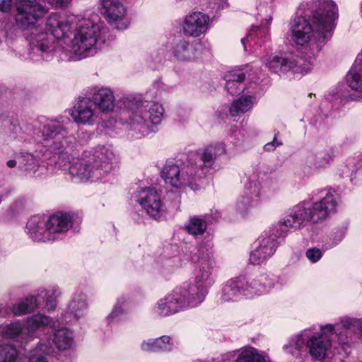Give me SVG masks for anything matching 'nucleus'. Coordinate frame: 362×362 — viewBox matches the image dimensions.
<instances>
[{
    "label": "nucleus",
    "instance_id": "473e14b6",
    "mask_svg": "<svg viewBox=\"0 0 362 362\" xmlns=\"http://www.w3.org/2000/svg\"><path fill=\"white\" fill-rule=\"evenodd\" d=\"M61 295V292L57 287H52L47 289H42L38 291L37 296L39 300V305L41 300L45 301V308L48 311L54 310L57 305V299Z\"/></svg>",
    "mask_w": 362,
    "mask_h": 362
},
{
    "label": "nucleus",
    "instance_id": "c9c22d12",
    "mask_svg": "<svg viewBox=\"0 0 362 362\" xmlns=\"http://www.w3.org/2000/svg\"><path fill=\"white\" fill-rule=\"evenodd\" d=\"M129 300V297L127 296H122L117 298L111 313L107 317V321L109 324L119 321L121 317L127 313L126 305Z\"/></svg>",
    "mask_w": 362,
    "mask_h": 362
},
{
    "label": "nucleus",
    "instance_id": "f257e3e1",
    "mask_svg": "<svg viewBox=\"0 0 362 362\" xmlns=\"http://www.w3.org/2000/svg\"><path fill=\"white\" fill-rule=\"evenodd\" d=\"M48 8L39 0H19L14 16L16 26L24 32L33 62L49 61L58 54L62 61H77L93 56L107 28L95 13L77 20L57 13L40 21Z\"/></svg>",
    "mask_w": 362,
    "mask_h": 362
},
{
    "label": "nucleus",
    "instance_id": "c85d7f7f",
    "mask_svg": "<svg viewBox=\"0 0 362 362\" xmlns=\"http://www.w3.org/2000/svg\"><path fill=\"white\" fill-rule=\"evenodd\" d=\"M39 308L37 296L30 295L19 299L11 307V312L15 316H21L34 312Z\"/></svg>",
    "mask_w": 362,
    "mask_h": 362
},
{
    "label": "nucleus",
    "instance_id": "5701e85b",
    "mask_svg": "<svg viewBox=\"0 0 362 362\" xmlns=\"http://www.w3.org/2000/svg\"><path fill=\"white\" fill-rule=\"evenodd\" d=\"M26 232L28 236L35 242L50 241L48 230L47 229L46 220L44 217L35 216L31 217L26 225Z\"/></svg>",
    "mask_w": 362,
    "mask_h": 362
},
{
    "label": "nucleus",
    "instance_id": "4468645a",
    "mask_svg": "<svg viewBox=\"0 0 362 362\" xmlns=\"http://www.w3.org/2000/svg\"><path fill=\"white\" fill-rule=\"evenodd\" d=\"M209 24V16L196 11L185 16L182 24V30L185 36L196 38L206 33Z\"/></svg>",
    "mask_w": 362,
    "mask_h": 362
},
{
    "label": "nucleus",
    "instance_id": "2eb2a0df",
    "mask_svg": "<svg viewBox=\"0 0 362 362\" xmlns=\"http://www.w3.org/2000/svg\"><path fill=\"white\" fill-rule=\"evenodd\" d=\"M221 216L218 210L211 211V214H206L204 216H192L185 223L183 229L187 233L197 238L202 236L206 232L208 224H211Z\"/></svg>",
    "mask_w": 362,
    "mask_h": 362
},
{
    "label": "nucleus",
    "instance_id": "37998d69",
    "mask_svg": "<svg viewBox=\"0 0 362 362\" xmlns=\"http://www.w3.org/2000/svg\"><path fill=\"white\" fill-rule=\"evenodd\" d=\"M310 124L320 134L326 133L329 127V122L325 119V117L321 115H316L312 118Z\"/></svg>",
    "mask_w": 362,
    "mask_h": 362
},
{
    "label": "nucleus",
    "instance_id": "09e8293b",
    "mask_svg": "<svg viewBox=\"0 0 362 362\" xmlns=\"http://www.w3.org/2000/svg\"><path fill=\"white\" fill-rule=\"evenodd\" d=\"M238 351L228 352L222 356L221 362H236Z\"/></svg>",
    "mask_w": 362,
    "mask_h": 362
},
{
    "label": "nucleus",
    "instance_id": "6e6552de",
    "mask_svg": "<svg viewBox=\"0 0 362 362\" xmlns=\"http://www.w3.org/2000/svg\"><path fill=\"white\" fill-rule=\"evenodd\" d=\"M198 307L182 286L157 300L151 309L152 315L165 317Z\"/></svg>",
    "mask_w": 362,
    "mask_h": 362
},
{
    "label": "nucleus",
    "instance_id": "c756f323",
    "mask_svg": "<svg viewBox=\"0 0 362 362\" xmlns=\"http://www.w3.org/2000/svg\"><path fill=\"white\" fill-rule=\"evenodd\" d=\"M57 325L58 321L57 320H54L41 313L28 317L26 320V328L30 332L45 327L55 329Z\"/></svg>",
    "mask_w": 362,
    "mask_h": 362
},
{
    "label": "nucleus",
    "instance_id": "603ef678",
    "mask_svg": "<svg viewBox=\"0 0 362 362\" xmlns=\"http://www.w3.org/2000/svg\"><path fill=\"white\" fill-rule=\"evenodd\" d=\"M71 0H48V3L55 7H61L68 4Z\"/></svg>",
    "mask_w": 362,
    "mask_h": 362
},
{
    "label": "nucleus",
    "instance_id": "79ce46f5",
    "mask_svg": "<svg viewBox=\"0 0 362 362\" xmlns=\"http://www.w3.org/2000/svg\"><path fill=\"white\" fill-rule=\"evenodd\" d=\"M256 202L257 199L245 194L239 199L237 202L236 210L241 215L244 216L250 209L255 206Z\"/></svg>",
    "mask_w": 362,
    "mask_h": 362
},
{
    "label": "nucleus",
    "instance_id": "13d9d810",
    "mask_svg": "<svg viewBox=\"0 0 362 362\" xmlns=\"http://www.w3.org/2000/svg\"><path fill=\"white\" fill-rule=\"evenodd\" d=\"M271 21H272V18L269 17L268 19H267V22H266V27H267L270 23H271Z\"/></svg>",
    "mask_w": 362,
    "mask_h": 362
},
{
    "label": "nucleus",
    "instance_id": "a18cd8bd",
    "mask_svg": "<svg viewBox=\"0 0 362 362\" xmlns=\"http://www.w3.org/2000/svg\"><path fill=\"white\" fill-rule=\"evenodd\" d=\"M337 324H327L324 326L320 327L321 333L317 334V335H322V337L326 339H329V335L334 334L337 336Z\"/></svg>",
    "mask_w": 362,
    "mask_h": 362
},
{
    "label": "nucleus",
    "instance_id": "7ed1b4c3",
    "mask_svg": "<svg viewBox=\"0 0 362 362\" xmlns=\"http://www.w3.org/2000/svg\"><path fill=\"white\" fill-rule=\"evenodd\" d=\"M338 17V8L332 0L302 4L289 30L292 42L305 49L308 59L293 54L275 55L267 61V66L276 74L308 73L312 68V59L330 40Z\"/></svg>",
    "mask_w": 362,
    "mask_h": 362
},
{
    "label": "nucleus",
    "instance_id": "4c0bfd02",
    "mask_svg": "<svg viewBox=\"0 0 362 362\" xmlns=\"http://www.w3.org/2000/svg\"><path fill=\"white\" fill-rule=\"evenodd\" d=\"M267 31V28H262L259 26H252L249 30L247 36L241 40L245 50H247V44H248L249 46L255 45L257 43L259 37H262V33Z\"/></svg>",
    "mask_w": 362,
    "mask_h": 362
},
{
    "label": "nucleus",
    "instance_id": "3c124183",
    "mask_svg": "<svg viewBox=\"0 0 362 362\" xmlns=\"http://www.w3.org/2000/svg\"><path fill=\"white\" fill-rule=\"evenodd\" d=\"M11 313V308L8 304L0 303V317L5 318Z\"/></svg>",
    "mask_w": 362,
    "mask_h": 362
},
{
    "label": "nucleus",
    "instance_id": "cd10ccee",
    "mask_svg": "<svg viewBox=\"0 0 362 362\" xmlns=\"http://www.w3.org/2000/svg\"><path fill=\"white\" fill-rule=\"evenodd\" d=\"M308 329H305L299 334L292 336L283 346L285 353L294 357L300 356V352L306 346Z\"/></svg>",
    "mask_w": 362,
    "mask_h": 362
},
{
    "label": "nucleus",
    "instance_id": "6ab92c4d",
    "mask_svg": "<svg viewBox=\"0 0 362 362\" xmlns=\"http://www.w3.org/2000/svg\"><path fill=\"white\" fill-rule=\"evenodd\" d=\"M48 235L50 241L60 238L61 235L67 232L72 226L71 217L64 213L58 212L46 220Z\"/></svg>",
    "mask_w": 362,
    "mask_h": 362
},
{
    "label": "nucleus",
    "instance_id": "b1692460",
    "mask_svg": "<svg viewBox=\"0 0 362 362\" xmlns=\"http://www.w3.org/2000/svg\"><path fill=\"white\" fill-rule=\"evenodd\" d=\"M174 344L171 337L163 335L158 338H150L143 340L140 349L145 353H169L173 351Z\"/></svg>",
    "mask_w": 362,
    "mask_h": 362
},
{
    "label": "nucleus",
    "instance_id": "6e6d98bb",
    "mask_svg": "<svg viewBox=\"0 0 362 362\" xmlns=\"http://www.w3.org/2000/svg\"><path fill=\"white\" fill-rule=\"evenodd\" d=\"M264 149L266 151H273L276 149V147L274 146V144H272L271 142H268L264 145Z\"/></svg>",
    "mask_w": 362,
    "mask_h": 362
},
{
    "label": "nucleus",
    "instance_id": "39448f33",
    "mask_svg": "<svg viewBox=\"0 0 362 362\" xmlns=\"http://www.w3.org/2000/svg\"><path fill=\"white\" fill-rule=\"evenodd\" d=\"M226 151V145L222 142L209 145L199 151H191L181 166L173 160L167 161L161 177L173 187L187 186L195 191L202 185L204 179L216 170V159Z\"/></svg>",
    "mask_w": 362,
    "mask_h": 362
},
{
    "label": "nucleus",
    "instance_id": "58836bf2",
    "mask_svg": "<svg viewBox=\"0 0 362 362\" xmlns=\"http://www.w3.org/2000/svg\"><path fill=\"white\" fill-rule=\"evenodd\" d=\"M18 356V351L13 345L0 344V362H16Z\"/></svg>",
    "mask_w": 362,
    "mask_h": 362
},
{
    "label": "nucleus",
    "instance_id": "a878e982",
    "mask_svg": "<svg viewBox=\"0 0 362 362\" xmlns=\"http://www.w3.org/2000/svg\"><path fill=\"white\" fill-rule=\"evenodd\" d=\"M247 70L245 69H235L228 73L226 77V90L231 95H238L243 91Z\"/></svg>",
    "mask_w": 362,
    "mask_h": 362
},
{
    "label": "nucleus",
    "instance_id": "ddd939ff",
    "mask_svg": "<svg viewBox=\"0 0 362 362\" xmlns=\"http://www.w3.org/2000/svg\"><path fill=\"white\" fill-rule=\"evenodd\" d=\"M201 44L185 38L174 39L170 52L173 57L177 62H192L200 55Z\"/></svg>",
    "mask_w": 362,
    "mask_h": 362
},
{
    "label": "nucleus",
    "instance_id": "49530a36",
    "mask_svg": "<svg viewBox=\"0 0 362 362\" xmlns=\"http://www.w3.org/2000/svg\"><path fill=\"white\" fill-rule=\"evenodd\" d=\"M245 135L240 130H234L231 135V142L236 146H240L242 141L244 140Z\"/></svg>",
    "mask_w": 362,
    "mask_h": 362
},
{
    "label": "nucleus",
    "instance_id": "f3484780",
    "mask_svg": "<svg viewBox=\"0 0 362 362\" xmlns=\"http://www.w3.org/2000/svg\"><path fill=\"white\" fill-rule=\"evenodd\" d=\"M247 281L245 276L228 279L221 289V299L223 302H237L244 298H248L245 289Z\"/></svg>",
    "mask_w": 362,
    "mask_h": 362
},
{
    "label": "nucleus",
    "instance_id": "20e7f679",
    "mask_svg": "<svg viewBox=\"0 0 362 362\" xmlns=\"http://www.w3.org/2000/svg\"><path fill=\"white\" fill-rule=\"evenodd\" d=\"M340 203L339 194L332 188L314 191L311 199L293 206L285 217L261 233L252 245L249 262L259 265L267 261L291 229L299 230L306 222H322L337 212Z\"/></svg>",
    "mask_w": 362,
    "mask_h": 362
},
{
    "label": "nucleus",
    "instance_id": "1a4fd4ad",
    "mask_svg": "<svg viewBox=\"0 0 362 362\" xmlns=\"http://www.w3.org/2000/svg\"><path fill=\"white\" fill-rule=\"evenodd\" d=\"M100 14L108 25L118 30H126L130 25L127 7L121 0H99Z\"/></svg>",
    "mask_w": 362,
    "mask_h": 362
},
{
    "label": "nucleus",
    "instance_id": "e433bc0d",
    "mask_svg": "<svg viewBox=\"0 0 362 362\" xmlns=\"http://www.w3.org/2000/svg\"><path fill=\"white\" fill-rule=\"evenodd\" d=\"M22 331L23 326L18 320L0 325V337L5 339H14L18 337Z\"/></svg>",
    "mask_w": 362,
    "mask_h": 362
},
{
    "label": "nucleus",
    "instance_id": "f704fd0d",
    "mask_svg": "<svg viewBox=\"0 0 362 362\" xmlns=\"http://www.w3.org/2000/svg\"><path fill=\"white\" fill-rule=\"evenodd\" d=\"M254 105V98L251 95L242 96L234 100L229 111L233 117L238 116L250 110Z\"/></svg>",
    "mask_w": 362,
    "mask_h": 362
},
{
    "label": "nucleus",
    "instance_id": "4be33fe9",
    "mask_svg": "<svg viewBox=\"0 0 362 362\" xmlns=\"http://www.w3.org/2000/svg\"><path fill=\"white\" fill-rule=\"evenodd\" d=\"M308 329L306 347L309 349L310 355L316 360L325 358L327 350L331 346L329 339H325L322 335L313 334L312 330Z\"/></svg>",
    "mask_w": 362,
    "mask_h": 362
},
{
    "label": "nucleus",
    "instance_id": "f8f14e48",
    "mask_svg": "<svg viewBox=\"0 0 362 362\" xmlns=\"http://www.w3.org/2000/svg\"><path fill=\"white\" fill-rule=\"evenodd\" d=\"M100 111L95 107L94 101L90 97L79 98L74 105L71 116L76 124L83 125H93L100 117Z\"/></svg>",
    "mask_w": 362,
    "mask_h": 362
},
{
    "label": "nucleus",
    "instance_id": "864d4df0",
    "mask_svg": "<svg viewBox=\"0 0 362 362\" xmlns=\"http://www.w3.org/2000/svg\"><path fill=\"white\" fill-rule=\"evenodd\" d=\"M279 134V132H277L275 133L273 140L271 141L272 144H274V146L277 148L278 146H280L283 144V142L281 139H278V136Z\"/></svg>",
    "mask_w": 362,
    "mask_h": 362
},
{
    "label": "nucleus",
    "instance_id": "f03ea898",
    "mask_svg": "<svg viewBox=\"0 0 362 362\" xmlns=\"http://www.w3.org/2000/svg\"><path fill=\"white\" fill-rule=\"evenodd\" d=\"M36 124L26 123L21 127L17 121L7 118L3 130L7 141H28L35 134L40 137L45 149L43 155L50 160L56 168L66 170L80 181H98L116 168L117 158L113 151L104 146H98L93 151H84L78 158L74 159L77 146L76 138L68 134V118L63 117L44 118Z\"/></svg>",
    "mask_w": 362,
    "mask_h": 362
},
{
    "label": "nucleus",
    "instance_id": "de8ad7c7",
    "mask_svg": "<svg viewBox=\"0 0 362 362\" xmlns=\"http://www.w3.org/2000/svg\"><path fill=\"white\" fill-rule=\"evenodd\" d=\"M350 181L353 185H358L362 183V173L358 170L352 171L349 175Z\"/></svg>",
    "mask_w": 362,
    "mask_h": 362
},
{
    "label": "nucleus",
    "instance_id": "aec40b11",
    "mask_svg": "<svg viewBox=\"0 0 362 362\" xmlns=\"http://www.w3.org/2000/svg\"><path fill=\"white\" fill-rule=\"evenodd\" d=\"M94 101L95 106L100 113H109L115 107V96L110 88L106 87H95L87 94Z\"/></svg>",
    "mask_w": 362,
    "mask_h": 362
},
{
    "label": "nucleus",
    "instance_id": "dca6fc26",
    "mask_svg": "<svg viewBox=\"0 0 362 362\" xmlns=\"http://www.w3.org/2000/svg\"><path fill=\"white\" fill-rule=\"evenodd\" d=\"M88 307L87 295L83 291L74 293L67 304L65 320L78 322L86 316Z\"/></svg>",
    "mask_w": 362,
    "mask_h": 362
},
{
    "label": "nucleus",
    "instance_id": "9b49d317",
    "mask_svg": "<svg viewBox=\"0 0 362 362\" xmlns=\"http://www.w3.org/2000/svg\"><path fill=\"white\" fill-rule=\"evenodd\" d=\"M336 147L327 145L310 151L304 161V170L308 174L319 173L327 168L336 157Z\"/></svg>",
    "mask_w": 362,
    "mask_h": 362
},
{
    "label": "nucleus",
    "instance_id": "7c9ffc66",
    "mask_svg": "<svg viewBox=\"0 0 362 362\" xmlns=\"http://www.w3.org/2000/svg\"><path fill=\"white\" fill-rule=\"evenodd\" d=\"M54 330L52 341L59 350H67L73 345V334L67 328L59 327V323Z\"/></svg>",
    "mask_w": 362,
    "mask_h": 362
},
{
    "label": "nucleus",
    "instance_id": "423d86ee",
    "mask_svg": "<svg viewBox=\"0 0 362 362\" xmlns=\"http://www.w3.org/2000/svg\"><path fill=\"white\" fill-rule=\"evenodd\" d=\"M164 109L158 103L149 104L140 98L129 95L122 102L118 119L126 125V129L133 132V136L140 139L156 131V125L160 124Z\"/></svg>",
    "mask_w": 362,
    "mask_h": 362
},
{
    "label": "nucleus",
    "instance_id": "ea45409f",
    "mask_svg": "<svg viewBox=\"0 0 362 362\" xmlns=\"http://www.w3.org/2000/svg\"><path fill=\"white\" fill-rule=\"evenodd\" d=\"M52 349L45 344H38L35 351L28 359V362H50L48 356L52 353Z\"/></svg>",
    "mask_w": 362,
    "mask_h": 362
},
{
    "label": "nucleus",
    "instance_id": "412c9836",
    "mask_svg": "<svg viewBox=\"0 0 362 362\" xmlns=\"http://www.w3.org/2000/svg\"><path fill=\"white\" fill-rule=\"evenodd\" d=\"M245 281H247L245 289L248 298L269 292L274 288L276 281L275 279L270 278L267 274H262L256 278L245 276Z\"/></svg>",
    "mask_w": 362,
    "mask_h": 362
},
{
    "label": "nucleus",
    "instance_id": "393cba45",
    "mask_svg": "<svg viewBox=\"0 0 362 362\" xmlns=\"http://www.w3.org/2000/svg\"><path fill=\"white\" fill-rule=\"evenodd\" d=\"M18 162L19 168L30 176H40L44 173L45 167L40 165L39 160L30 153H21Z\"/></svg>",
    "mask_w": 362,
    "mask_h": 362
},
{
    "label": "nucleus",
    "instance_id": "2f4dec72",
    "mask_svg": "<svg viewBox=\"0 0 362 362\" xmlns=\"http://www.w3.org/2000/svg\"><path fill=\"white\" fill-rule=\"evenodd\" d=\"M267 358L263 351L247 346L238 351L236 362H267Z\"/></svg>",
    "mask_w": 362,
    "mask_h": 362
},
{
    "label": "nucleus",
    "instance_id": "a211bd4d",
    "mask_svg": "<svg viewBox=\"0 0 362 362\" xmlns=\"http://www.w3.org/2000/svg\"><path fill=\"white\" fill-rule=\"evenodd\" d=\"M358 318L344 316L337 323V339L343 345H351L358 339Z\"/></svg>",
    "mask_w": 362,
    "mask_h": 362
},
{
    "label": "nucleus",
    "instance_id": "72a5a7b5",
    "mask_svg": "<svg viewBox=\"0 0 362 362\" xmlns=\"http://www.w3.org/2000/svg\"><path fill=\"white\" fill-rule=\"evenodd\" d=\"M347 229L348 224L346 223H343L332 229L323 245L324 250H328L339 245L344 238Z\"/></svg>",
    "mask_w": 362,
    "mask_h": 362
},
{
    "label": "nucleus",
    "instance_id": "5fc2aeb1",
    "mask_svg": "<svg viewBox=\"0 0 362 362\" xmlns=\"http://www.w3.org/2000/svg\"><path fill=\"white\" fill-rule=\"evenodd\" d=\"M358 339L362 341V319L358 318Z\"/></svg>",
    "mask_w": 362,
    "mask_h": 362
},
{
    "label": "nucleus",
    "instance_id": "8fccbe9b",
    "mask_svg": "<svg viewBox=\"0 0 362 362\" xmlns=\"http://www.w3.org/2000/svg\"><path fill=\"white\" fill-rule=\"evenodd\" d=\"M12 7V0H0V11L9 13Z\"/></svg>",
    "mask_w": 362,
    "mask_h": 362
},
{
    "label": "nucleus",
    "instance_id": "9d476101",
    "mask_svg": "<svg viewBox=\"0 0 362 362\" xmlns=\"http://www.w3.org/2000/svg\"><path fill=\"white\" fill-rule=\"evenodd\" d=\"M132 200L138 203L152 218L158 220L165 214L166 207L157 190L153 187H139L132 196Z\"/></svg>",
    "mask_w": 362,
    "mask_h": 362
},
{
    "label": "nucleus",
    "instance_id": "a19ab883",
    "mask_svg": "<svg viewBox=\"0 0 362 362\" xmlns=\"http://www.w3.org/2000/svg\"><path fill=\"white\" fill-rule=\"evenodd\" d=\"M245 194L257 199L260 194V182L257 179V175L253 174L247 178L245 185Z\"/></svg>",
    "mask_w": 362,
    "mask_h": 362
},
{
    "label": "nucleus",
    "instance_id": "c03bdc74",
    "mask_svg": "<svg viewBox=\"0 0 362 362\" xmlns=\"http://www.w3.org/2000/svg\"><path fill=\"white\" fill-rule=\"evenodd\" d=\"M325 251L323 247L322 250L317 247H312L306 250L305 256L310 262L316 263L322 258L323 252Z\"/></svg>",
    "mask_w": 362,
    "mask_h": 362
},
{
    "label": "nucleus",
    "instance_id": "4d7b16f0",
    "mask_svg": "<svg viewBox=\"0 0 362 362\" xmlns=\"http://www.w3.org/2000/svg\"><path fill=\"white\" fill-rule=\"evenodd\" d=\"M17 165V161L16 160H9L7 161L6 163V165L10 168H13L14 167H16Z\"/></svg>",
    "mask_w": 362,
    "mask_h": 362
},
{
    "label": "nucleus",
    "instance_id": "bb28decb",
    "mask_svg": "<svg viewBox=\"0 0 362 362\" xmlns=\"http://www.w3.org/2000/svg\"><path fill=\"white\" fill-rule=\"evenodd\" d=\"M348 86L360 94L352 100L362 98V58L358 57L349 72L346 75Z\"/></svg>",
    "mask_w": 362,
    "mask_h": 362
},
{
    "label": "nucleus",
    "instance_id": "0eeeda50",
    "mask_svg": "<svg viewBox=\"0 0 362 362\" xmlns=\"http://www.w3.org/2000/svg\"><path fill=\"white\" fill-rule=\"evenodd\" d=\"M192 259L197 264L194 279L192 281L182 284V286L199 306L204 301L210 287L215 282L214 274L216 268V262L212 243L207 242L201 244Z\"/></svg>",
    "mask_w": 362,
    "mask_h": 362
}]
</instances>
